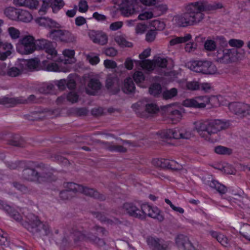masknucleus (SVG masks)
I'll return each mask as SVG.
<instances>
[{
    "label": "nucleus",
    "instance_id": "f257e3e1",
    "mask_svg": "<svg viewBox=\"0 0 250 250\" xmlns=\"http://www.w3.org/2000/svg\"><path fill=\"white\" fill-rule=\"evenodd\" d=\"M223 7L221 3L209 4L207 1H196L185 7L186 12L177 15L172 19L173 23L178 27H187L201 22L204 18V12H208Z\"/></svg>",
    "mask_w": 250,
    "mask_h": 250
},
{
    "label": "nucleus",
    "instance_id": "f03ea898",
    "mask_svg": "<svg viewBox=\"0 0 250 250\" xmlns=\"http://www.w3.org/2000/svg\"><path fill=\"white\" fill-rule=\"evenodd\" d=\"M67 229V230H64L63 231V237L62 242V244L63 246H66L71 241V236H73L75 242L86 240L94 243L100 247L105 245V242L103 239L94 235L105 234L106 231L103 228L95 226L87 234H86L85 231L81 226L69 227Z\"/></svg>",
    "mask_w": 250,
    "mask_h": 250
},
{
    "label": "nucleus",
    "instance_id": "7ed1b4c3",
    "mask_svg": "<svg viewBox=\"0 0 250 250\" xmlns=\"http://www.w3.org/2000/svg\"><path fill=\"white\" fill-rule=\"evenodd\" d=\"M195 130L206 140L210 141L211 137L230 126L229 121L219 119L199 120L194 123Z\"/></svg>",
    "mask_w": 250,
    "mask_h": 250
},
{
    "label": "nucleus",
    "instance_id": "20e7f679",
    "mask_svg": "<svg viewBox=\"0 0 250 250\" xmlns=\"http://www.w3.org/2000/svg\"><path fill=\"white\" fill-rule=\"evenodd\" d=\"M22 178L27 181L38 184L51 182L56 179L51 170L48 168H41L38 166L35 168L29 166H26L23 170Z\"/></svg>",
    "mask_w": 250,
    "mask_h": 250
},
{
    "label": "nucleus",
    "instance_id": "39448f33",
    "mask_svg": "<svg viewBox=\"0 0 250 250\" xmlns=\"http://www.w3.org/2000/svg\"><path fill=\"white\" fill-rule=\"evenodd\" d=\"M25 227L30 232L41 233L42 235H47L50 232V228L47 223H43L38 217L32 213H29L25 216Z\"/></svg>",
    "mask_w": 250,
    "mask_h": 250
},
{
    "label": "nucleus",
    "instance_id": "423d86ee",
    "mask_svg": "<svg viewBox=\"0 0 250 250\" xmlns=\"http://www.w3.org/2000/svg\"><path fill=\"white\" fill-rule=\"evenodd\" d=\"M189 68L192 71L205 74L211 75L216 73L217 68L211 62L194 61L190 62Z\"/></svg>",
    "mask_w": 250,
    "mask_h": 250
},
{
    "label": "nucleus",
    "instance_id": "0eeeda50",
    "mask_svg": "<svg viewBox=\"0 0 250 250\" xmlns=\"http://www.w3.org/2000/svg\"><path fill=\"white\" fill-rule=\"evenodd\" d=\"M16 50L21 54H30L35 50L34 38L31 35H25L20 39L16 46Z\"/></svg>",
    "mask_w": 250,
    "mask_h": 250
},
{
    "label": "nucleus",
    "instance_id": "6e6552de",
    "mask_svg": "<svg viewBox=\"0 0 250 250\" xmlns=\"http://www.w3.org/2000/svg\"><path fill=\"white\" fill-rule=\"evenodd\" d=\"M14 1V4L16 6H23L31 10L38 8L40 6L39 13L41 15L45 14L48 8L50 7V2L48 1Z\"/></svg>",
    "mask_w": 250,
    "mask_h": 250
},
{
    "label": "nucleus",
    "instance_id": "1a4fd4ad",
    "mask_svg": "<svg viewBox=\"0 0 250 250\" xmlns=\"http://www.w3.org/2000/svg\"><path fill=\"white\" fill-rule=\"evenodd\" d=\"M237 51L235 49H218L215 54L216 61L220 63H229L237 60Z\"/></svg>",
    "mask_w": 250,
    "mask_h": 250
},
{
    "label": "nucleus",
    "instance_id": "9d476101",
    "mask_svg": "<svg viewBox=\"0 0 250 250\" xmlns=\"http://www.w3.org/2000/svg\"><path fill=\"white\" fill-rule=\"evenodd\" d=\"M47 37L53 40L62 42H73L75 38L69 31L65 30L54 29L50 30Z\"/></svg>",
    "mask_w": 250,
    "mask_h": 250
},
{
    "label": "nucleus",
    "instance_id": "9b49d317",
    "mask_svg": "<svg viewBox=\"0 0 250 250\" xmlns=\"http://www.w3.org/2000/svg\"><path fill=\"white\" fill-rule=\"evenodd\" d=\"M37 101V99L34 95H30L27 99H25L22 97L16 98L0 97V104L9 106H13L17 104L36 103Z\"/></svg>",
    "mask_w": 250,
    "mask_h": 250
},
{
    "label": "nucleus",
    "instance_id": "f8f14e48",
    "mask_svg": "<svg viewBox=\"0 0 250 250\" xmlns=\"http://www.w3.org/2000/svg\"><path fill=\"white\" fill-rule=\"evenodd\" d=\"M4 14L10 19L12 20H19L24 22H28L31 20V14L26 11L20 12L19 9H17L12 7L6 8Z\"/></svg>",
    "mask_w": 250,
    "mask_h": 250
},
{
    "label": "nucleus",
    "instance_id": "ddd939ff",
    "mask_svg": "<svg viewBox=\"0 0 250 250\" xmlns=\"http://www.w3.org/2000/svg\"><path fill=\"white\" fill-rule=\"evenodd\" d=\"M35 50H44L48 54L47 59L48 60H53L57 55L52 42L45 39L38 40L35 42Z\"/></svg>",
    "mask_w": 250,
    "mask_h": 250
},
{
    "label": "nucleus",
    "instance_id": "4468645a",
    "mask_svg": "<svg viewBox=\"0 0 250 250\" xmlns=\"http://www.w3.org/2000/svg\"><path fill=\"white\" fill-rule=\"evenodd\" d=\"M143 4L140 1H122L120 4V10L122 15L128 17L136 12H139L141 8L139 3Z\"/></svg>",
    "mask_w": 250,
    "mask_h": 250
},
{
    "label": "nucleus",
    "instance_id": "2eb2a0df",
    "mask_svg": "<svg viewBox=\"0 0 250 250\" xmlns=\"http://www.w3.org/2000/svg\"><path fill=\"white\" fill-rule=\"evenodd\" d=\"M210 102L209 98L207 96H202L185 100L183 104L187 107L202 108L206 107Z\"/></svg>",
    "mask_w": 250,
    "mask_h": 250
},
{
    "label": "nucleus",
    "instance_id": "dca6fc26",
    "mask_svg": "<svg viewBox=\"0 0 250 250\" xmlns=\"http://www.w3.org/2000/svg\"><path fill=\"white\" fill-rule=\"evenodd\" d=\"M229 110L235 114L244 117L250 115V105L242 103H231L229 104Z\"/></svg>",
    "mask_w": 250,
    "mask_h": 250
},
{
    "label": "nucleus",
    "instance_id": "f3484780",
    "mask_svg": "<svg viewBox=\"0 0 250 250\" xmlns=\"http://www.w3.org/2000/svg\"><path fill=\"white\" fill-rule=\"evenodd\" d=\"M106 87L113 94H116L120 90L119 80L115 74L108 75L106 80Z\"/></svg>",
    "mask_w": 250,
    "mask_h": 250
},
{
    "label": "nucleus",
    "instance_id": "a211bd4d",
    "mask_svg": "<svg viewBox=\"0 0 250 250\" xmlns=\"http://www.w3.org/2000/svg\"><path fill=\"white\" fill-rule=\"evenodd\" d=\"M143 4L146 6H153V11L157 12L160 15L166 13L168 10L167 4L161 3L160 1H140Z\"/></svg>",
    "mask_w": 250,
    "mask_h": 250
},
{
    "label": "nucleus",
    "instance_id": "6ab92c4d",
    "mask_svg": "<svg viewBox=\"0 0 250 250\" xmlns=\"http://www.w3.org/2000/svg\"><path fill=\"white\" fill-rule=\"evenodd\" d=\"M176 243L179 248L184 250H194V248L186 236L178 235L175 239Z\"/></svg>",
    "mask_w": 250,
    "mask_h": 250
},
{
    "label": "nucleus",
    "instance_id": "aec40b11",
    "mask_svg": "<svg viewBox=\"0 0 250 250\" xmlns=\"http://www.w3.org/2000/svg\"><path fill=\"white\" fill-rule=\"evenodd\" d=\"M159 111L158 105L153 103H148L146 104L145 110L141 116L144 118H148L157 114Z\"/></svg>",
    "mask_w": 250,
    "mask_h": 250
},
{
    "label": "nucleus",
    "instance_id": "412c9836",
    "mask_svg": "<svg viewBox=\"0 0 250 250\" xmlns=\"http://www.w3.org/2000/svg\"><path fill=\"white\" fill-rule=\"evenodd\" d=\"M82 188L80 192L86 196L98 199L100 200H104L105 199V196L104 195L100 194L94 188L83 186H82Z\"/></svg>",
    "mask_w": 250,
    "mask_h": 250
},
{
    "label": "nucleus",
    "instance_id": "4be33fe9",
    "mask_svg": "<svg viewBox=\"0 0 250 250\" xmlns=\"http://www.w3.org/2000/svg\"><path fill=\"white\" fill-rule=\"evenodd\" d=\"M101 83L98 79H91L88 83L86 92L88 94L94 95L96 91L101 89Z\"/></svg>",
    "mask_w": 250,
    "mask_h": 250
},
{
    "label": "nucleus",
    "instance_id": "5701e85b",
    "mask_svg": "<svg viewBox=\"0 0 250 250\" xmlns=\"http://www.w3.org/2000/svg\"><path fill=\"white\" fill-rule=\"evenodd\" d=\"M21 66L22 67L25 73L29 71H33L38 67V62L34 59L29 60H21L20 61Z\"/></svg>",
    "mask_w": 250,
    "mask_h": 250
},
{
    "label": "nucleus",
    "instance_id": "b1692460",
    "mask_svg": "<svg viewBox=\"0 0 250 250\" xmlns=\"http://www.w3.org/2000/svg\"><path fill=\"white\" fill-rule=\"evenodd\" d=\"M38 22L40 25L47 26L49 28H59L61 25L55 21L45 17H41L37 19Z\"/></svg>",
    "mask_w": 250,
    "mask_h": 250
},
{
    "label": "nucleus",
    "instance_id": "393cba45",
    "mask_svg": "<svg viewBox=\"0 0 250 250\" xmlns=\"http://www.w3.org/2000/svg\"><path fill=\"white\" fill-rule=\"evenodd\" d=\"M103 146L106 149L111 151H115L118 152H125L126 148L122 145H116L113 143L103 142Z\"/></svg>",
    "mask_w": 250,
    "mask_h": 250
},
{
    "label": "nucleus",
    "instance_id": "a878e982",
    "mask_svg": "<svg viewBox=\"0 0 250 250\" xmlns=\"http://www.w3.org/2000/svg\"><path fill=\"white\" fill-rule=\"evenodd\" d=\"M124 208L129 215L139 218L140 209L134 204L126 203L124 205Z\"/></svg>",
    "mask_w": 250,
    "mask_h": 250
},
{
    "label": "nucleus",
    "instance_id": "bb28decb",
    "mask_svg": "<svg viewBox=\"0 0 250 250\" xmlns=\"http://www.w3.org/2000/svg\"><path fill=\"white\" fill-rule=\"evenodd\" d=\"M192 136L190 131L185 128H175V139H189Z\"/></svg>",
    "mask_w": 250,
    "mask_h": 250
},
{
    "label": "nucleus",
    "instance_id": "cd10ccee",
    "mask_svg": "<svg viewBox=\"0 0 250 250\" xmlns=\"http://www.w3.org/2000/svg\"><path fill=\"white\" fill-rule=\"evenodd\" d=\"M191 38V34H186L183 37H174L169 41V43L170 45L173 46L179 43L186 42L190 41Z\"/></svg>",
    "mask_w": 250,
    "mask_h": 250
},
{
    "label": "nucleus",
    "instance_id": "c85d7f7f",
    "mask_svg": "<svg viewBox=\"0 0 250 250\" xmlns=\"http://www.w3.org/2000/svg\"><path fill=\"white\" fill-rule=\"evenodd\" d=\"M25 73L21 66V62L20 61L18 66H13L9 68L6 71V74L10 77H17L22 73Z\"/></svg>",
    "mask_w": 250,
    "mask_h": 250
},
{
    "label": "nucleus",
    "instance_id": "c756f323",
    "mask_svg": "<svg viewBox=\"0 0 250 250\" xmlns=\"http://www.w3.org/2000/svg\"><path fill=\"white\" fill-rule=\"evenodd\" d=\"M135 89V86L132 79L131 78L125 79L122 87V90L125 93H131L134 92Z\"/></svg>",
    "mask_w": 250,
    "mask_h": 250
},
{
    "label": "nucleus",
    "instance_id": "7c9ffc66",
    "mask_svg": "<svg viewBox=\"0 0 250 250\" xmlns=\"http://www.w3.org/2000/svg\"><path fill=\"white\" fill-rule=\"evenodd\" d=\"M64 188L71 193L73 195L77 192H81L82 188V185H78L74 183L69 182L63 184Z\"/></svg>",
    "mask_w": 250,
    "mask_h": 250
},
{
    "label": "nucleus",
    "instance_id": "2f4dec72",
    "mask_svg": "<svg viewBox=\"0 0 250 250\" xmlns=\"http://www.w3.org/2000/svg\"><path fill=\"white\" fill-rule=\"evenodd\" d=\"M157 135L162 139H175V128L160 131Z\"/></svg>",
    "mask_w": 250,
    "mask_h": 250
},
{
    "label": "nucleus",
    "instance_id": "473e14b6",
    "mask_svg": "<svg viewBox=\"0 0 250 250\" xmlns=\"http://www.w3.org/2000/svg\"><path fill=\"white\" fill-rule=\"evenodd\" d=\"M63 54L65 57L68 58V59H65L62 61L64 64H71L75 62L74 50L65 49L63 51Z\"/></svg>",
    "mask_w": 250,
    "mask_h": 250
},
{
    "label": "nucleus",
    "instance_id": "72a5a7b5",
    "mask_svg": "<svg viewBox=\"0 0 250 250\" xmlns=\"http://www.w3.org/2000/svg\"><path fill=\"white\" fill-rule=\"evenodd\" d=\"M149 217L156 219L160 222L163 221L164 219L162 212L157 207H151L150 213H149Z\"/></svg>",
    "mask_w": 250,
    "mask_h": 250
},
{
    "label": "nucleus",
    "instance_id": "f704fd0d",
    "mask_svg": "<svg viewBox=\"0 0 250 250\" xmlns=\"http://www.w3.org/2000/svg\"><path fill=\"white\" fill-rule=\"evenodd\" d=\"M147 243L153 250H156L164 242L161 239L150 237L147 239Z\"/></svg>",
    "mask_w": 250,
    "mask_h": 250
},
{
    "label": "nucleus",
    "instance_id": "c9c22d12",
    "mask_svg": "<svg viewBox=\"0 0 250 250\" xmlns=\"http://www.w3.org/2000/svg\"><path fill=\"white\" fill-rule=\"evenodd\" d=\"M209 185L210 187L215 189L219 193L221 194H225L227 191V188L225 186L221 184L215 180L211 181L210 182Z\"/></svg>",
    "mask_w": 250,
    "mask_h": 250
},
{
    "label": "nucleus",
    "instance_id": "e433bc0d",
    "mask_svg": "<svg viewBox=\"0 0 250 250\" xmlns=\"http://www.w3.org/2000/svg\"><path fill=\"white\" fill-rule=\"evenodd\" d=\"M151 207L147 204H143L141 207L140 209V213L139 214V218L141 219H144L146 218V216H149Z\"/></svg>",
    "mask_w": 250,
    "mask_h": 250
},
{
    "label": "nucleus",
    "instance_id": "4c0bfd02",
    "mask_svg": "<svg viewBox=\"0 0 250 250\" xmlns=\"http://www.w3.org/2000/svg\"><path fill=\"white\" fill-rule=\"evenodd\" d=\"M162 92L161 85L159 83L152 84L149 88V93L150 95L154 96H158Z\"/></svg>",
    "mask_w": 250,
    "mask_h": 250
},
{
    "label": "nucleus",
    "instance_id": "58836bf2",
    "mask_svg": "<svg viewBox=\"0 0 250 250\" xmlns=\"http://www.w3.org/2000/svg\"><path fill=\"white\" fill-rule=\"evenodd\" d=\"M54 85L52 83H45L39 88L38 91L43 94H49L53 92Z\"/></svg>",
    "mask_w": 250,
    "mask_h": 250
},
{
    "label": "nucleus",
    "instance_id": "ea45409f",
    "mask_svg": "<svg viewBox=\"0 0 250 250\" xmlns=\"http://www.w3.org/2000/svg\"><path fill=\"white\" fill-rule=\"evenodd\" d=\"M53 13H57L64 5L63 1H48Z\"/></svg>",
    "mask_w": 250,
    "mask_h": 250
},
{
    "label": "nucleus",
    "instance_id": "a19ab883",
    "mask_svg": "<svg viewBox=\"0 0 250 250\" xmlns=\"http://www.w3.org/2000/svg\"><path fill=\"white\" fill-rule=\"evenodd\" d=\"M177 89L176 88H172L169 90L164 91L162 94L163 97L165 100L172 99L177 94Z\"/></svg>",
    "mask_w": 250,
    "mask_h": 250
},
{
    "label": "nucleus",
    "instance_id": "79ce46f5",
    "mask_svg": "<svg viewBox=\"0 0 250 250\" xmlns=\"http://www.w3.org/2000/svg\"><path fill=\"white\" fill-rule=\"evenodd\" d=\"M141 67L148 71H151L154 69L155 64L154 61L149 60H145L140 62Z\"/></svg>",
    "mask_w": 250,
    "mask_h": 250
},
{
    "label": "nucleus",
    "instance_id": "37998d69",
    "mask_svg": "<svg viewBox=\"0 0 250 250\" xmlns=\"http://www.w3.org/2000/svg\"><path fill=\"white\" fill-rule=\"evenodd\" d=\"M115 42L122 47H131L132 43L127 41L124 37L121 36H116L115 38Z\"/></svg>",
    "mask_w": 250,
    "mask_h": 250
},
{
    "label": "nucleus",
    "instance_id": "c03bdc74",
    "mask_svg": "<svg viewBox=\"0 0 250 250\" xmlns=\"http://www.w3.org/2000/svg\"><path fill=\"white\" fill-rule=\"evenodd\" d=\"M240 233L244 238L250 241V225L244 224Z\"/></svg>",
    "mask_w": 250,
    "mask_h": 250
},
{
    "label": "nucleus",
    "instance_id": "a18cd8bd",
    "mask_svg": "<svg viewBox=\"0 0 250 250\" xmlns=\"http://www.w3.org/2000/svg\"><path fill=\"white\" fill-rule=\"evenodd\" d=\"M214 151L217 154L221 155H229L232 152L231 149L221 146L215 147Z\"/></svg>",
    "mask_w": 250,
    "mask_h": 250
},
{
    "label": "nucleus",
    "instance_id": "49530a36",
    "mask_svg": "<svg viewBox=\"0 0 250 250\" xmlns=\"http://www.w3.org/2000/svg\"><path fill=\"white\" fill-rule=\"evenodd\" d=\"M47 61L44 60L42 61V64L44 66H46V70L49 71H60L61 69L57 63L52 62L47 64Z\"/></svg>",
    "mask_w": 250,
    "mask_h": 250
},
{
    "label": "nucleus",
    "instance_id": "de8ad7c7",
    "mask_svg": "<svg viewBox=\"0 0 250 250\" xmlns=\"http://www.w3.org/2000/svg\"><path fill=\"white\" fill-rule=\"evenodd\" d=\"M153 61L155 64V68L157 67L161 68H165L167 66V61L165 58L158 57Z\"/></svg>",
    "mask_w": 250,
    "mask_h": 250
},
{
    "label": "nucleus",
    "instance_id": "09e8293b",
    "mask_svg": "<svg viewBox=\"0 0 250 250\" xmlns=\"http://www.w3.org/2000/svg\"><path fill=\"white\" fill-rule=\"evenodd\" d=\"M12 184L14 188L23 193H27L29 192V190L27 187L19 182H14Z\"/></svg>",
    "mask_w": 250,
    "mask_h": 250
},
{
    "label": "nucleus",
    "instance_id": "8fccbe9b",
    "mask_svg": "<svg viewBox=\"0 0 250 250\" xmlns=\"http://www.w3.org/2000/svg\"><path fill=\"white\" fill-rule=\"evenodd\" d=\"M8 32L11 38L13 40L17 39L20 37V31L13 27L8 28Z\"/></svg>",
    "mask_w": 250,
    "mask_h": 250
},
{
    "label": "nucleus",
    "instance_id": "3c124183",
    "mask_svg": "<svg viewBox=\"0 0 250 250\" xmlns=\"http://www.w3.org/2000/svg\"><path fill=\"white\" fill-rule=\"evenodd\" d=\"M229 44L232 47L240 48L243 46L244 42L241 40L232 39L229 41Z\"/></svg>",
    "mask_w": 250,
    "mask_h": 250
},
{
    "label": "nucleus",
    "instance_id": "603ef678",
    "mask_svg": "<svg viewBox=\"0 0 250 250\" xmlns=\"http://www.w3.org/2000/svg\"><path fill=\"white\" fill-rule=\"evenodd\" d=\"M6 212L9 214L12 218H13L15 220L17 221H20L22 219L21 215L18 211L13 209L11 207V209H9L8 211Z\"/></svg>",
    "mask_w": 250,
    "mask_h": 250
},
{
    "label": "nucleus",
    "instance_id": "864d4df0",
    "mask_svg": "<svg viewBox=\"0 0 250 250\" xmlns=\"http://www.w3.org/2000/svg\"><path fill=\"white\" fill-rule=\"evenodd\" d=\"M204 47L207 50L211 51L215 49L216 45L214 41L209 40L205 42Z\"/></svg>",
    "mask_w": 250,
    "mask_h": 250
},
{
    "label": "nucleus",
    "instance_id": "5fc2aeb1",
    "mask_svg": "<svg viewBox=\"0 0 250 250\" xmlns=\"http://www.w3.org/2000/svg\"><path fill=\"white\" fill-rule=\"evenodd\" d=\"M107 37L105 34H101L98 35L95 43H99L101 45H104L107 43Z\"/></svg>",
    "mask_w": 250,
    "mask_h": 250
},
{
    "label": "nucleus",
    "instance_id": "6e6d98bb",
    "mask_svg": "<svg viewBox=\"0 0 250 250\" xmlns=\"http://www.w3.org/2000/svg\"><path fill=\"white\" fill-rule=\"evenodd\" d=\"M170 115L171 117L176 120H180L182 117V109H174L170 111Z\"/></svg>",
    "mask_w": 250,
    "mask_h": 250
},
{
    "label": "nucleus",
    "instance_id": "4d7b16f0",
    "mask_svg": "<svg viewBox=\"0 0 250 250\" xmlns=\"http://www.w3.org/2000/svg\"><path fill=\"white\" fill-rule=\"evenodd\" d=\"M133 79L138 83H141L145 80V76L141 71H136L133 75Z\"/></svg>",
    "mask_w": 250,
    "mask_h": 250
},
{
    "label": "nucleus",
    "instance_id": "13d9d810",
    "mask_svg": "<svg viewBox=\"0 0 250 250\" xmlns=\"http://www.w3.org/2000/svg\"><path fill=\"white\" fill-rule=\"evenodd\" d=\"M186 86L187 88L190 90H196L200 88L199 83L196 81L187 82Z\"/></svg>",
    "mask_w": 250,
    "mask_h": 250
},
{
    "label": "nucleus",
    "instance_id": "bf43d9fd",
    "mask_svg": "<svg viewBox=\"0 0 250 250\" xmlns=\"http://www.w3.org/2000/svg\"><path fill=\"white\" fill-rule=\"evenodd\" d=\"M153 17V14L152 12H145L140 14L138 17V20L144 21L150 19Z\"/></svg>",
    "mask_w": 250,
    "mask_h": 250
},
{
    "label": "nucleus",
    "instance_id": "052dcab7",
    "mask_svg": "<svg viewBox=\"0 0 250 250\" xmlns=\"http://www.w3.org/2000/svg\"><path fill=\"white\" fill-rule=\"evenodd\" d=\"M22 142V140L20 139L19 137L17 136L14 138L13 140H10L9 143L10 145L15 146L22 147L23 146Z\"/></svg>",
    "mask_w": 250,
    "mask_h": 250
},
{
    "label": "nucleus",
    "instance_id": "680f3d73",
    "mask_svg": "<svg viewBox=\"0 0 250 250\" xmlns=\"http://www.w3.org/2000/svg\"><path fill=\"white\" fill-rule=\"evenodd\" d=\"M73 195L67 190L66 189L64 190H62L60 193V198L62 200H68L71 198Z\"/></svg>",
    "mask_w": 250,
    "mask_h": 250
},
{
    "label": "nucleus",
    "instance_id": "e2e57ef3",
    "mask_svg": "<svg viewBox=\"0 0 250 250\" xmlns=\"http://www.w3.org/2000/svg\"><path fill=\"white\" fill-rule=\"evenodd\" d=\"M156 34V32L155 30H149L146 34V40L149 42L153 41L155 38Z\"/></svg>",
    "mask_w": 250,
    "mask_h": 250
},
{
    "label": "nucleus",
    "instance_id": "0e129e2a",
    "mask_svg": "<svg viewBox=\"0 0 250 250\" xmlns=\"http://www.w3.org/2000/svg\"><path fill=\"white\" fill-rule=\"evenodd\" d=\"M182 168L183 166L182 165L179 164L178 163L175 161L171 160L169 169H171L175 170H179L182 169Z\"/></svg>",
    "mask_w": 250,
    "mask_h": 250
},
{
    "label": "nucleus",
    "instance_id": "69168bd1",
    "mask_svg": "<svg viewBox=\"0 0 250 250\" xmlns=\"http://www.w3.org/2000/svg\"><path fill=\"white\" fill-rule=\"evenodd\" d=\"M67 100L74 103L78 101V95L74 92H70L67 96Z\"/></svg>",
    "mask_w": 250,
    "mask_h": 250
},
{
    "label": "nucleus",
    "instance_id": "338daca9",
    "mask_svg": "<svg viewBox=\"0 0 250 250\" xmlns=\"http://www.w3.org/2000/svg\"><path fill=\"white\" fill-rule=\"evenodd\" d=\"M197 47V45L194 42L187 43L185 45V50L188 52H191L194 51Z\"/></svg>",
    "mask_w": 250,
    "mask_h": 250
},
{
    "label": "nucleus",
    "instance_id": "774afa93",
    "mask_svg": "<svg viewBox=\"0 0 250 250\" xmlns=\"http://www.w3.org/2000/svg\"><path fill=\"white\" fill-rule=\"evenodd\" d=\"M78 6L79 11L80 12H85L88 9L86 1H80Z\"/></svg>",
    "mask_w": 250,
    "mask_h": 250
}]
</instances>
